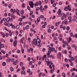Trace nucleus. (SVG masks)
<instances>
[{
    "instance_id": "28",
    "label": "nucleus",
    "mask_w": 77,
    "mask_h": 77,
    "mask_svg": "<svg viewBox=\"0 0 77 77\" xmlns=\"http://www.w3.org/2000/svg\"><path fill=\"white\" fill-rule=\"evenodd\" d=\"M10 69H11V71H12H12H14V68H12V67L10 68Z\"/></svg>"
},
{
    "instance_id": "17",
    "label": "nucleus",
    "mask_w": 77,
    "mask_h": 77,
    "mask_svg": "<svg viewBox=\"0 0 77 77\" xmlns=\"http://www.w3.org/2000/svg\"><path fill=\"white\" fill-rule=\"evenodd\" d=\"M6 65V64L5 62H4L2 63V65L3 66H5Z\"/></svg>"
},
{
    "instance_id": "50",
    "label": "nucleus",
    "mask_w": 77,
    "mask_h": 77,
    "mask_svg": "<svg viewBox=\"0 0 77 77\" xmlns=\"http://www.w3.org/2000/svg\"><path fill=\"white\" fill-rule=\"evenodd\" d=\"M59 4L60 5H62V2H60Z\"/></svg>"
},
{
    "instance_id": "45",
    "label": "nucleus",
    "mask_w": 77,
    "mask_h": 77,
    "mask_svg": "<svg viewBox=\"0 0 77 77\" xmlns=\"http://www.w3.org/2000/svg\"><path fill=\"white\" fill-rule=\"evenodd\" d=\"M71 60H74V57H71Z\"/></svg>"
},
{
    "instance_id": "3",
    "label": "nucleus",
    "mask_w": 77,
    "mask_h": 77,
    "mask_svg": "<svg viewBox=\"0 0 77 77\" xmlns=\"http://www.w3.org/2000/svg\"><path fill=\"white\" fill-rule=\"evenodd\" d=\"M61 56L62 54H61V53H60V52H59L58 54H57V57L59 59H60V57H61Z\"/></svg>"
},
{
    "instance_id": "16",
    "label": "nucleus",
    "mask_w": 77,
    "mask_h": 77,
    "mask_svg": "<svg viewBox=\"0 0 77 77\" xmlns=\"http://www.w3.org/2000/svg\"><path fill=\"white\" fill-rule=\"evenodd\" d=\"M50 53H48V52L47 54L48 57H50Z\"/></svg>"
},
{
    "instance_id": "49",
    "label": "nucleus",
    "mask_w": 77,
    "mask_h": 77,
    "mask_svg": "<svg viewBox=\"0 0 77 77\" xmlns=\"http://www.w3.org/2000/svg\"><path fill=\"white\" fill-rule=\"evenodd\" d=\"M24 7H25V5H24V4H22V8H24Z\"/></svg>"
},
{
    "instance_id": "1",
    "label": "nucleus",
    "mask_w": 77,
    "mask_h": 77,
    "mask_svg": "<svg viewBox=\"0 0 77 77\" xmlns=\"http://www.w3.org/2000/svg\"><path fill=\"white\" fill-rule=\"evenodd\" d=\"M37 39H33V41L31 42L32 45H33V44H34L35 45H37L39 47H40L41 46V44H40L41 40H40V39L39 40V36H38L37 37Z\"/></svg>"
},
{
    "instance_id": "48",
    "label": "nucleus",
    "mask_w": 77,
    "mask_h": 77,
    "mask_svg": "<svg viewBox=\"0 0 77 77\" xmlns=\"http://www.w3.org/2000/svg\"><path fill=\"white\" fill-rule=\"evenodd\" d=\"M68 8L67 7L65 8H64V10L66 11H67L68 10Z\"/></svg>"
},
{
    "instance_id": "40",
    "label": "nucleus",
    "mask_w": 77,
    "mask_h": 77,
    "mask_svg": "<svg viewBox=\"0 0 77 77\" xmlns=\"http://www.w3.org/2000/svg\"><path fill=\"white\" fill-rule=\"evenodd\" d=\"M39 5H40V6H41V5L42 4V2H41V1H39Z\"/></svg>"
},
{
    "instance_id": "22",
    "label": "nucleus",
    "mask_w": 77,
    "mask_h": 77,
    "mask_svg": "<svg viewBox=\"0 0 77 77\" xmlns=\"http://www.w3.org/2000/svg\"><path fill=\"white\" fill-rule=\"evenodd\" d=\"M0 47L1 48H3L4 47V45L3 44H1L0 45Z\"/></svg>"
},
{
    "instance_id": "32",
    "label": "nucleus",
    "mask_w": 77,
    "mask_h": 77,
    "mask_svg": "<svg viewBox=\"0 0 77 77\" xmlns=\"http://www.w3.org/2000/svg\"><path fill=\"white\" fill-rule=\"evenodd\" d=\"M65 15V13H63L61 14V16L63 17Z\"/></svg>"
},
{
    "instance_id": "7",
    "label": "nucleus",
    "mask_w": 77,
    "mask_h": 77,
    "mask_svg": "<svg viewBox=\"0 0 77 77\" xmlns=\"http://www.w3.org/2000/svg\"><path fill=\"white\" fill-rule=\"evenodd\" d=\"M64 25H66H66H67V24H68V22H67V20L65 19L64 20Z\"/></svg>"
},
{
    "instance_id": "56",
    "label": "nucleus",
    "mask_w": 77,
    "mask_h": 77,
    "mask_svg": "<svg viewBox=\"0 0 77 77\" xmlns=\"http://www.w3.org/2000/svg\"><path fill=\"white\" fill-rule=\"evenodd\" d=\"M72 18V17H71L69 16L68 17V19L69 20H71Z\"/></svg>"
},
{
    "instance_id": "15",
    "label": "nucleus",
    "mask_w": 77,
    "mask_h": 77,
    "mask_svg": "<svg viewBox=\"0 0 77 77\" xmlns=\"http://www.w3.org/2000/svg\"><path fill=\"white\" fill-rule=\"evenodd\" d=\"M73 71H75V68H73V69H72L70 70V71L71 72H73Z\"/></svg>"
},
{
    "instance_id": "14",
    "label": "nucleus",
    "mask_w": 77,
    "mask_h": 77,
    "mask_svg": "<svg viewBox=\"0 0 77 77\" xmlns=\"http://www.w3.org/2000/svg\"><path fill=\"white\" fill-rule=\"evenodd\" d=\"M40 20H41V17H39L37 19V21L38 22H39L40 21Z\"/></svg>"
},
{
    "instance_id": "54",
    "label": "nucleus",
    "mask_w": 77,
    "mask_h": 77,
    "mask_svg": "<svg viewBox=\"0 0 77 77\" xmlns=\"http://www.w3.org/2000/svg\"><path fill=\"white\" fill-rule=\"evenodd\" d=\"M45 0V3H48V0Z\"/></svg>"
},
{
    "instance_id": "61",
    "label": "nucleus",
    "mask_w": 77,
    "mask_h": 77,
    "mask_svg": "<svg viewBox=\"0 0 77 77\" xmlns=\"http://www.w3.org/2000/svg\"><path fill=\"white\" fill-rule=\"evenodd\" d=\"M56 4H54L53 5V6L54 7H56Z\"/></svg>"
},
{
    "instance_id": "34",
    "label": "nucleus",
    "mask_w": 77,
    "mask_h": 77,
    "mask_svg": "<svg viewBox=\"0 0 77 77\" xmlns=\"http://www.w3.org/2000/svg\"><path fill=\"white\" fill-rule=\"evenodd\" d=\"M62 75L63 77H64L65 76V73L64 72H63L62 74Z\"/></svg>"
},
{
    "instance_id": "29",
    "label": "nucleus",
    "mask_w": 77,
    "mask_h": 77,
    "mask_svg": "<svg viewBox=\"0 0 77 77\" xmlns=\"http://www.w3.org/2000/svg\"><path fill=\"white\" fill-rule=\"evenodd\" d=\"M69 27L68 26L66 28V30L68 31L69 30Z\"/></svg>"
},
{
    "instance_id": "19",
    "label": "nucleus",
    "mask_w": 77,
    "mask_h": 77,
    "mask_svg": "<svg viewBox=\"0 0 77 77\" xmlns=\"http://www.w3.org/2000/svg\"><path fill=\"white\" fill-rule=\"evenodd\" d=\"M21 51L22 54H23L24 52V49L23 48L22 49Z\"/></svg>"
},
{
    "instance_id": "63",
    "label": "nucleus",
    "mask_w": 77,
    "mask_h": 77,
    "mask_svg": "<svg viewBox=\"0 0 77 77\" xmlns=\"http://www.w3.org/2000/svg\"><path fill=\"white\" fill-rule=\"evenodd\" d=\"M45 9H47V8H48V7H47V5H45Z\"/></svg>"
},
{
    "instance_id": "36",
    "label": "nucleus",
    "mask_w": 77,
    "mask_h": 77,
    "mask_svg": "<svg viewBox=\"0 0 77 77\" xmlns=\"http://www.w3.org/2000/svg\"><path fill=\"white\" fill-rule=\"evenodd\" d=\"M19 21H20V22H21L22 21H23V19L21 18H20L19 19Z\"/></svg>"
},
{
    "instance_id": "21",
    "label": "nucleus",
    "mask_w": 77,
    "mask_h": 77,
    "mask_svg": "<svg viewBox=\"0 0 77 77\" xmlns=\"http://www.w3.org/2000/svg\"><path fill=\"white\" fill-rule=\"evenodd\" d=\"M19 27H20V26L19 25H17L16 26V29H19Z\"/></svg>"
},
{
    "instance_id": "20",
    "label": "nucleus",
    "mask_w": 77,
    "mask_h": 77,
    "mask_svg": "<svg viewBox=\"0 0 77 77\" xmlns=\"http://www.w3.org/2000/svg\"><path fill=\"white\" fill-rule=\"evenodd\" d=\"M17 14H20V11H19V10L18 9H17Z\"/></svg>"
},
{
    "instance_id": "51",
    "label": "nucleus",
    "mask_w": 77,
    "mask_h": 77,
    "mask_svg": "<svg viewBox=\"0 0 77 77\" xmlns=\"http://www.w3.org/2000/svg\"><path fill=\"white\" fill-rule=\"evenodd\" d=\"M42 27L43 29H45V26L44 25H43L42 26Z\"/></svg>"
},
{
    "instance_id": "2",
    "label": "nucleus",
    "mask_w": 77,
    "mask_h": 77,
    "mask_svg": "<svg viewBox=\"0 0 77 77\" xmlns=\"http://www.w3.org/2000/svg\"><path fill=\"white\" fill-rule=\"evenodd\" d=\"M29 5L30 6V8H33V6H34V4L33 3V2L32 1L28 2Z\"/></svg>"
},
{
    "instance_id": "60",
    "label": "nucleus",
    "mask_w": 77,
    "mask_h": 77,
    "mask_svg": "<svg viewBox=\"0 0 77 77\" xmlns=\"http://www.w3.org/2000/svg\"><path fill=\"white\" fill-rule=\"evenodd\" d=\"M44 25H45V26H46V25H47V22H45L44 23Z\"/></svg>"
},
{
    "instance_id": "27",
    "label": "nucleus",
    "mask_w": 77,
    "mask_h": 77,
    "mask_svg": "<svg viewBox=\"0 0 77 77\" xmlns=\"http://www.w3.org/2000/svg\"><path fill=\"white\" fill-rule=\"evenodd\" d=\"M48 33H51V30L50 29H48Z\"/></svg>"
},
{
    "instance_id": "38",
    "label": "nucleus",
    "mask_w": 77,
    "mask_h": 77,
    "mask_svg": "<svg viewBox=\"0 0 77 77\" xmlns=\"http://www.w3.org/2000/svg\"><path fill=\"white\" fill-rule=\"evenodd\" d=\"M72 35H73V33L72 32H71L70 34V36L71 37L72 36Z\"/></svg>"
},
{
    "instance_id": "57",
    "label": "nucleus",
    "mask_w": 77,
    "mask_h": 77,
    "mask_svg": "<svg viewBox=\"0 0 77 77\" xmlns=\"http://www.w3.org/2000/svg\"><path fill=\"white\" fill-rule=\"evenodd\" d=\"M22 17L23 19H24V18H26V16H22Z\"/></svg>"
},
{
    "instance_id": "41",
    "label": "nucleus",
    "mask_w": 77,
    "mask_h": 77,
    "mask_svg": "<svg viewBox=\"0 0 77 77\" xmlns=\"http://www.w3.org/2000/svg\"><path fill=\"white\" fill-rule=\"evenodd\" d=\"M65 61L66 62H68V59L67 58H65Z\"/></svg>"
},
{
    "instance_id": "24",
    "label": "nucleus",
    "mask_w": 77,
    "mask_h": 77,
    "mask_svg": "<svg viewBox=\"0 0 77 77\" xmlns=\"http://www.w3.org/2000/svg\"><path fill=\"white\" fill-rule=\"evenodd\" d=\"M71 40H72V39H71V38L70 37H69V42H71Z\"/></svg>"
},
{
    "instance_id": "44",
    "label": "nucleus",
    "mask_w": 77,
    "mask_h": 77,
    "mask_svg": "<svg viewBox=\"0 0 77 77\" xmlns=\"http://www.w3.org/2000/svg\"><path fill=\"white\" fill-rule=\"evenodd\" d=\"M29 75H32V72H29Z\"/></svg>"
},
{
    "instance_id": "37",
    "label": "nucleus",
    "mask_w": 77,
    "mask_h": 77,
    "mask_svg": "<svg viewBox=\"0 0 77 77\" xmlns=\"http://www.w3.org/2000/svg\"><path fill=\"white\" fill-rule=\"evenodd\" d=\"M40 17L41 18H44V16L43 15H41L40 16Z\"/></svg>"
},
{
    "instance_id": "42",
    "label": "nucleus",
    "mask_w": 77,
    "mask_h": 77,
    "mask_svg": "<svg viewBox=\"0 0 77 77\" xmlns=\"http://www.w3.org/2000/svg\"><path fill=\"white\" fill-rule=\"evenodd\" d=\"M17 52L18 54H20V50H17Z\"/></svg>"
},
{
    "instance_id": "47",
    "label": "nucleus",
    "mask_w": 77,
    "mask_h": 77,
    "mask_svg": "<svg viewBox=\"0 0 77 77\" xmlns=\"http://www.w3.org/2000/svg\"><path fill=\"white\" fill-rule=\"evenodd\" d=\"M4 26H7V24L6 23V22H4Z\"/></svg>"
},
{
    "instance_id": "46",
    "label": "nucleus",
    "mask_w": 77,
    "mask_h": 77,
    "mask_svg": "<svg viewBox=\"0 0 77 77\" xmlns=\"http://www.w3.org/2000/svg\"><path fill=\"white\" fill-rule=\"evenodd\" d=\"M39 7H38L37 8L36 10V11H39Z\"/></svg>"
},
{
    "instance_id": "18",
    "label": "nucleus",
    "mask_w": 77,
    "mask_h": 77,
    "mask_svg": "<svg viewBox=\"0 0 77 77\" xmlns=\"http://www.w3.org/2000/svg\"><path fill=\"white\" fill-rule=\"evenodd\" d=\"M51 62H47V64L48 65V66H50V63H51Z\"/></svg>"
},
{
    "instance_id": "62",
    "label": "nucleus",
    "mask_w": 77,
    "mask_h": 77,
    "mask_svg": "<svg viewBox=\"0 0 77 77\" xmlns=\"http://www.w3.org/2000/svg\"><path fill=\"white\" fill-rule=\"evenodd\" d=\"M42 51L43 52H44V51H45V48H43V49H42Z\"/></svg>"
},
{
    "instance_id": "4",
    "label": "nucleus",
    "mask_w": 77,
    "mask_h": 77,
    "mask_svg": "<svg viewBox=\"0 0 77 77\" xmlns=\"http://www.w3.org/2000/svg\"><path fill=\"white\" fill-rule=\"evenodd\" d=\"M51 51H52V47H49L48 48V52L49 53H51Z\"/></svg>"
},
{
    "instance_id": "30",
    "label": "nucleus",
    "mask_w": 77,
    "mask_h": 77,
    "mask_svg": "<svg viewBox=\"0 0 77 77\" xmlns=\"http://www.w3.org/2000/svg\"><path fill=\"white\" fill-rule=\"evenodd\" d=\"M12 29H15V26L14 25H13L12 26Z\"/></svg>"
},
{
    "instance_id": "25",
    "label": "nucleus",
    "mask_w": 77,
    "mask_h": 77,
    "mask_svg": "<svg viewBox=\"0 0 77 77\" xmlns=\"http://www.w3.org/2000/svg\"><path fill=\"white\" fill-rule=\"evenodd\" d=\"M53 72H54L53 70L52 69V70H50V73H51V74H52V73H53Z\"/></svg>"
},
{
    "instance_id": "64",
    "label": "nucleus",
    "mask_w": 77,
    "mask_h": 77,
    "mask_svg": "<svg viewBox=\"0 0 77 77\" xmlns=\"http://www.w3.org/2000/svg\"><path fill=\"white\" fill-rule=\"evenodd\" d=\"M51 4H53V0H51Z\"/></svg>"
},
{
    "instance_id": "6",
    "label": "nucleus",
    "mask_w": 77,
    "mask_h": 77,
    "mask_svg": "<svg viewBox=\"0 0 77 77\" xmlns=\"http://www.w3.org/2000/svg\"><path fill=\"white\" fill-rule=\"evenodd\" d=\"M61 10H60V9H59L58 11L57 12V14L58 15H60V13L61 12Z\"/></svg>"
},
{
    "instance_id": "55",
    "label": "nucleus",
    "mask_w": 77,
    "mask_h": 77,
    "mask_svg": "<svg viewBox=\"0 0 77 77\" xmlns=\"http://www.w3.org/2000/svg\"><path fill=\"white\" fill-rule=\"evenodd\" d=\"M54 39L55 40H57V37H54Z\"/></svg>"
},
{
    "instance_id": "39",
    "label": "nucleus",
    "mask_w": 77,
    "mask_h": 77,
    "mask_svg": "<svg viewBox=\"0 0 77 77\" xmlns=\"http://www.w3.org/2000/svg\"><path fill=\"white\" fill-rule=\"evenodd\" d=\"M56 26H59V23H55Z\"/></svg>"
},
{
    "instance_id": "8",
    "label": "nucleus",
    "mask_w": 77,
    "mask_h": 77,
    "mask_svg": "<svg viewBox=\"0 0 77 77\" xmlns=\"http://www.w3.org/2000/svg\"><path fill=\"white\" fill-rule=\"evenodd\" d=\"M10 17H8L6 19L7 22H8V23H9V20H10Z\"/></svg>"
},
{
    "instance_id": "43",
    "label": "nucleus",
    "mask_w": 77,
    "mask_h": 77,
    "mask_svg": "<svg viewBox=\"0 0 77 77\" xmlns=\"http://www.w3.org/2000/svg\"><path fill=\"white\" fill-rule=\"evenodd\" d=\"M68 50H70L71 49V47H70V46H69L68 47Z\"/></svg>"
},
{
    "instance_id": "26",
    "label": "nucleus",
    "mask_w": 77,
    "mask_h": 77,
    "mask_svg": "<svg viewBox=\"0 0 77 77\" xmlns=\"http://www.w3.org/2000/svg\"><path fill=\"white\" fill-rule=\"evenodd\" d=\"M20 65L21 66H23V63L22 62H20Z\"/></svg>"
},
{
    "instance_id": "12",
    "label": "nucleus",
    "mask_w": 77,
    "mask_h": 77,
    "mask_svg": "<svg viewBox=\"0 0 77 77\" xmlns=\"http://www.w3.org/2000/svg\"><path fill=\"white\" fill-rule=\"evenodd\" d=\"M11 18H13V19H14L15 18V16H14V14H12L11 16Z\"/></svg>"
},
{
    "instance_id": "9",
    "label": "nucleus",
    "mask_w": 77,
    "mask_h": 77,
    "mask_svg": "<svg viewBox=\"0 0 77 77\" xmlns=\"http://www.w3.org/2000/svg\"><path fill=\"white\" fill-rule=\"evenodd\" d=\"M24 10H22L20 11V14H21V15H23V14H24Z\"/></svg>"
},
{
    "instance_id": "35",
    "label": "nucleus",
    "mask_w": 77,
    "mask_h": 77,
    "mask_svg": "<svg viewBox=\"0 0 77 77\" xmlns=\"http://www.w3.org/2000/svg\"><path fill=\"white\" fill-rule=\"evenodd\" d=\"M20 71V69L19 68L16 71V72L17 73H18V71Z\"/></svg>"
},
{
    "instance_id": "31",
    "label": "nucleus",
    "mask_w": 77,
    "mask_h": 77,
    "mask_svg": "<svg viewBox=\"0 0 77 77\" xmlns=\"http://www.w3.org/2000/svg\"><path fill=\"white\" fill-rule=\"evenodd\" d=\"M29 63L30 65H32V62L31 61H30L29 62Z\"/></svg>"
},
{
    "instance_id": "5",
    "label": "nucleus",
    "mask_w": 77,
    "mask_h": 77,
    "mask_svg": "<svg viewBox=\"0 0 77 77\" xmlns=\"http://www.w3.org/2000/svg\"><path fill=\"white\" fill-rule=\"evenodd\" d=\"M17 40H15L13 43V45L14 47H16L17 46Z\"/></svg>"
},
{
    "instance_id": "52",
    "label": "nucleus",
    "mask_w": 77,
    "mask_h": 77,
    "mask_svg": "<svg viewBox=\"0 0 77 77\" xmlns=\"http://www.w3.org/2000/svg\"><path fill=\"white\" fill-rule=\"evenodd\" d=\"M35 23L37 25V24H38V21H37L36 20L35 21Z\"/></svg>"
},
{
    "instance_id": "58",
    "label": "nucleus",
    "mask_w": 77,
    "mask_h": 77,
    "mask_svg": "<svg viewBox=\"0 0 77 77\" xmlns=\"http://www.w3.org/2000/svg\"><path fill=\"white\" fill-rule=\"evenodd\" d=\"M29 36H33V34H32V33H30L29 34Z\"/></svg>"
},
{
    "instance_id": "53",
    "label": "nucleus",
    "mask_w": 77,
    "mask_h": 77,
    "mask_svg": "<svg viewBox=\"0 0 77 77\" xmlns=\"http://www.w3.org/2000/svg\"><path fill=\"white\" fill-rule=\"evenodd\" d=\"M32 14H33V11H31L30 12V15H32Z\"/></svg>"
},
{
    "instance_id": "13",
    "label": "nucleus",
    "mask_w": 77,
    "mask_h": 77,
    "mask_svg": "<svg viewBox=\"0 0 77 77\" xmlns=\"http://www.w3.org/2000/svg\"><path fill=\"white\" fill-rule=\"evenodd\" d=\"M48 60H48V58L46 57L45 59V61L46 62H48Z\"/></svg>"
},
{
    "instance_id": "10",
    "label": "nucleus",
    "mask_w": 77,
    "mask_h": 77,
    "mask_svg": "<svg viewBox=\"0 0 77 77\" xmlns=\"http://www.w3.org/2000/svg\"><path fill=\"white\" fill-rule=\"evenodd\" d=\"M1 52L2 53H3V54H5V53H6V51H4L3 50H1Z\"/></svg>"
},
{
    "instance_id": "11",
    "label": "nucleus",
    "mask_w": 77,
    "mask_h": 77,
    "mask_svg": "<svg viewBox=\"0 0 77 77\" xmlns=\"http://www.w3.org/2000/svg\"><path fill=\"white\" fill-rule=\"evenodd\" d=\"M22 74H23L24 75H26V73L24 72V70H23L22 72Z\"/></svg>"
},
{
    "instance_id": "59",
    "label": "nucleus",
    "mask_w": 77,
    "mask_h": 77,
    "mask_svg": "<svg viewBox=\"0 0 77 77\" xmlns=\"http://www.w3.org/2000/svg\"><path fill=\"white\" fill-rule=\"evenodd\" d=\"M8 33H6V37H8Z\"/></svg>"
},
{
    "instance_id": "23",
    "label": "nucleus",
    "mask_w": 77,
    "mask_h": 77,
    "mask_svg": "<svg viewBox=\"0 0 77 77\" xmlns=\"http://www.w3.org/2000/svg\"><path fill=\"white\" fill-rule=\"evenodd\" d=\"M29 25H27L26 27V29L27 30V29H29Z\"/></svg>"
},
{
    "instance_id": "33",
    "label": "nucleus",
    "mask_w": 77,
    "mask_h": 77,
    "mask_svg": "<svg viewBox=\"0 0 77 77\" xmlns=\"http://www.w3.org/2000/svg\"><path fill=\"white\" fill-rule=\"evenodd\" d=\"M13 65H17V63L16 62L14 61L13 62Z\"/></svg>"
}]
</instances>
